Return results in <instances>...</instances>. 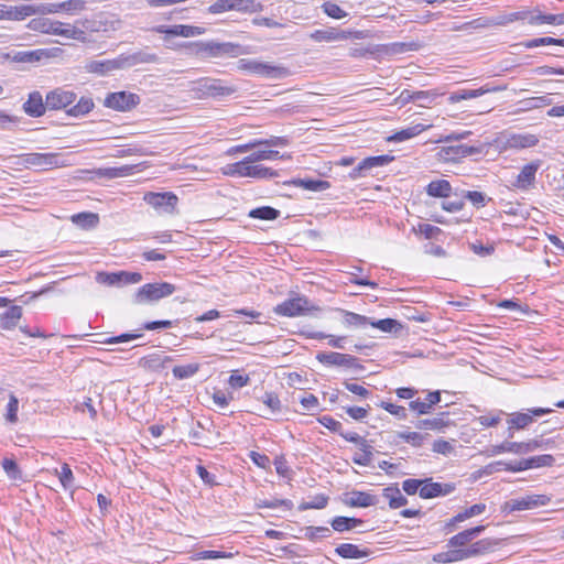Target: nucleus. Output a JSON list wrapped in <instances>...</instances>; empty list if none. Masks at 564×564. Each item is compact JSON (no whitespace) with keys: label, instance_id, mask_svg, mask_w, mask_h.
<instances>
[{"label":"nucleus","instance_id":"obj_1","mask_svg":"<svg viewBox=\"0 0 564 564\" xmlns=\"http://www.w3.org/2000/svg\"><path fill=\"white\" fill-rule=\"evenodd\" d=\"M224 175L232 177L271 178L278 176V172L262 165H257L247 160V156L236 163L221 167Z\"/></svg>","mask_w":564,"mask_h":564},{"label":"nucleus","instance_id":"obj_2","mask_svg":"<svg viewBox=\"0 0 564 564\" xmlns=\"http://www.w3.org/2000/svg\"><path fill=\"white\" fill-rule=\"evenodd\" d=\"M175 291L176 286L169 282L147 283L133 294L132 303L138 305L152 304L172 295Z\"/></svg>","mask_w":564,"mask_h":564},{"label":"nucleus","instance_id":"obj_3","mask_svg":"<svg viewBox=\"0 0 564 564\" xmlns=\"http://www.w3.org/2000/svg\"><path fill=\"white\" fill-rule=\"evenodd\" d=\"M238 68L270 79H280L289 75L288 68L283 66L272 65L252 58H241L238 62Z\"/></svg>","mask_w":564,"mask_h":564},{"label":"nucleus","instance_id":"obj_4","mask_svg":"<svg viewBox=\"0 0 564 564\" xmlns=\"http://www.w3.org/2000/svg\"><path fill=\"white\" fill-rule=\"evenodd\" d=\"M367 36L365 31L359 30H341L339 28L329 26L322 30H315L310 34V39L315 42H338L347 40H362Z\"/></svg>","mask_w":564,"mask_h":564},{"label":"nucleus","instance_id":"obj_5","mask_svg":"<svg viewBox=\"0 0 564 564\" xmlns=\"http://www.w3.org/2000/svg\"><path fill=\"white\" fill-rule=\"evenodd\" d=\"M231 10L243 13H256L261 12L263 6L256 0H217L207 9L212 14H219Z\"/></svg>","mask_w":564,"mask_h":564},{"label":"nucleus","instance_id":"obj_6","mask_svg":"<svg viewBox=\"0 0 564 564\" xmlns=\"http://www.w3.org/2000/svg\"><path fill=\"white\" fill-rule=\"evenodd\" d=\"M189 90L198 98L204 97H223L234 93V89L224 86L221 80L213 78H200L191 83Z\"/></svg>","mask_w":564,"mask_h":564},{"label":"nucleus","instance_id":"obj_7","mask_svg":"<svg viewBox=\"0 0 564 564\" xmlns=\"http://www.w3.org/2000/svg\"><path fill=\"white\" fill-rule=\"evenodd\" d=\"M551 498L546 495H527L524 497L507 500L501 506V511L512 513L514 511L532 510L549 505Z\"/></svg>","mask_w":564,"mask_h":564},{"label":"nucleus","instance_id":"obj_8","mask_svg":"<svg viewBox=\"0 0 564 564\" xmlns=\"http://www.w3.org/2000/svg\"><path fill=\"white\" fill-rule=\"evenodd\" d=\"M553 444L551 440H531L529 442H505L499 445H492L489 449L490 455H499L502 453H514V454H525L535 451L536 448L547 447Z\"/></svg>","mask_w":564,"mask_h":564},{"label":"nucleus","instance_id":"obj_9","mask_svg":"<svg viewBox=\"0 0 564 564\" xmlns=\"http://www.w3.org/2000/svg\"><path fill=\"white\" fill-rule=\"evenodd\" d=\"M143 200L159 213L167 215L176 214L178 197L172 192H148L144 194Z\"/></svg>","mask_w":564,"mask_h":564},{"label":"nucleus","instance_id":"obj_10","mask_svg":"<svg viewBox=\"0 0 564 564\" xmlns=\"http://www.w3.org/2000/svg\"><path fill=\"white\" fill-rule=\"evenodd\" d=\"M316 359L326 366L346 367L357 371L364 370V366L359 364L358 359L355 356L348 354L321 351L316 355Z\"/></svg>","mask_w":564,"mask_h":564},{"label":"nucleus","instance_id":"obj_11","mask_svg":"<svg viewBox=\"0 0 564 564\" xmlns=\"http://www.w3.org/2000/svg\"><path fill=\"white\" fill-rule=\"evenodd\" d=\"M198 52L205 54L208 57L238 56L243 53L242 47L239 44L231 42L202 43Z\"/></svg>","mask_w":564,"mask_h":564},{"label":"nucleus","instance_id":"obj_12","mask_svg":"<svg viewBox=\"0 0 564 564\" xmlns=\"http://www.w3.org/2000/svg\"><path fill=\"white\" fill-rule=\"evenodd\" d=\"M140 102V97L137 94L128 91H117L109 94L104 105L108 108L118 111H128L134 108Z\"/></svg>","mask_w":564,"mask_h":564},{"label":"nucleus","instance_id":"obj_13","mask_svg":"<svg viewBox=\"0 0 564 564\" xmlns=\"http://www.w3.org/2000/svg\"><path fill=\"white\" fill-rule=\"evenodd\" d=\"M553 410L550 408H533L529 409L527 413L517 412L511 414V417L508 420L509 424V437H513L512 430H522L525 429L533 422V416H542L551 413Z\"/></svg>","mask_w":564,"mask_h":564},{"label":"nucleus","instance_id":"obj_14","mask_svg":"<svg viewBox=\"0 0 564 564\" xmlns=\"http://www.w3.org/2000/svg\"><path fill=\"white\" fill-rule=\"evenodd\" d=\"M541 165V160H535L525 164L517 175L516 180L511 183L512 187L521 191H529L533 188L535 184V175Z\"/></svg>","mask_w":564,"mask_h":564},{"label":"nucleus","instance_id":"obj_15","mask_svg":"<svg viewBox=\"0 0 564 564\" xmlns=\"http://www.w3.org/2000/svg\"><path fill=\"white\" fill-rule=\"evenodd\" d=\"M24 162L30 166L42 170L66 165L62 155L58 153H29L25 154Z\"/></svg>","mask_w":564,"mask_h":564},{"label":"nucleus","instance_id":"obj_16","mask_svg":"<svg viewBox=\"0 0 564 564\" xmlns=\"http://www.w3.org/2000/svg\"><path fill=\"white\" fill-rule=\"evenodd\" d=\"M76 94L64 87L55 88L46 94V106L48 110L65 109L76 100Z\"/></svg>","mask_w":564,"mask_h":564},{"label":"nucleus","instance_id":"obj_17","mask_svg":"<svg viewBox=\"0 0 564 564\" xmlns=\"http://www.w3.org/2000/svg\"><path fill=\"white\" fill-rule=\"evenodd\" d=\"M501 148L509 149H528L539 143V138L532 133H509L500 138Z\"/></svg>","mask_w":564,"mask_h":564},{"label":"nucleus","instance_id":"obj_18","mask_svg":"<svg viewBox=\"0 0 564 564\" xmlns=\"http://www.w3.org/2000/svg\"><path fill=\"white\" fill-rule=\"evenodd\" d=\"M312 306L305 297H295L279 304L274 312L282 316L294 317L306 314Z\"/></svg>","mask_w":564,"mask_h":564},{"label":"nucleus","instance_id":"obj_19","mask_svg":"<svg viewBox=\"0 0 564 564\" xmlns=\"http://www.w3.org/2000/svg\"><path fill=\"white\" fill-rule=\"evenodd\" d=\"M159 57L148 51H138L131 54L119 55V66L121 69L130 68L139 64L156 63Z\"/></svg>","mask_w":564,"mask_h":564},{"label":"nucleus","instance_id":"obj_20","mask_svg":"<svg viewBox=\"0 0 564 564\" xmlns=\"http://www.w3.org/2000/svg\"><path fill=\"white\" fill-rule=\"evenodd\" d=\"M47 109L46 99L40 91L34 90L29 94L26 101L23 104L24 112L33 118L42 117Z\"/></svg>","mask_w":564,"mask_h":564},{"label":"nucleus","instance_id":"obj_21","mask_svg":"<svg viewBox=\"0 0 564 564\" xmlns=\"http://www.w3.org/2000/svg\"><path fill=\"white\" fill-rule=\"evenodd\" d=\"M454 485L432 482L431 479H424L420 489V497L423 499H431L440 496H446L453 492Z\"/></svg>","mask_w":564,"mask_h":564},{"label":"nucleus","instance_id":"obj_22","mask_svg":"<svg viewBox=\"0 0 564 564\" xmlns=\"http://www.w3.org/2000/svg\"><path fill=\"white\" fill-rule=\"evenodd\" d=\"M502 90L500 87H490L489 85L482 86L477 89H460L449 95L448 100L452 104L459 102L462 100L480 97L487 93Z\"/></svg>","mask_w":564,"mask_h":564},{"label":"nucleus","instance_id":"obj_23","mask_svg":"<svg viewBox=\"0 0 564 564\" xmlns=\"http://www.w3.org/2000/svg\"><path fill=\"white\" fill-rule=\"evenodd\" d=\"M343 501L346 506L361 508H367L370 506H375L377 503V499L375 496L368 492L356 490L347 494Z\"/></svg>","mask_w":564,"mask_h":564},{"label":"nucleus","instance_id":"obj_24","mask_svg":"<svg viewBox=\"0 0 564 564\" xmlns=\"http://www.w3.org/2000/svg\"><path fill=\"white\" fill-rule=\"evenodd\" d=\"M155 31L158 33H165L167 35L172 36H183V37H191L200 34V29L198 26H192V25H159L155 28Z\"/></svg>","mask_w":564,"mask_h":564},{"label":"nucleus","instance_id":"obj_25","mask_svg":"<svg viewBox=\"0 0 564 564\" xmlns=\"http://www.w3.org/2000/svg\"><path fill=\"white\" fill-rule=\"evenodd\" d=\"M479 152V149L465 144L443 147L441 154L446 160H457Z\"/></svg>","mask_w":564,"mask_h":564},{"label":"nucleus","instance_id":"obj_26","mask_svg":"<svg viewBox=\"0 0 564 564\" xmlns=\"http://www.w3.org/2000/svg\"><path fill=\"white\" fill-rule=\"evenodd\" d=\"M441 401L440 391L430 392L424 401L414 400L410 402V409L415 411L417 414L430 413L433 405Z\"/></svg>","mask_w":564,"mask_h":564},{"label":"nucleus","instance_id":"obj_27","mask_svg":"<svg viewBox=\"0 0 564 564\" xmlns=\"http://www.w3.org/2000/svg\"><path fill=\"white\" fill-rule=\"evenodd\" d=\"M425 192L431 197L446 198L452 194V185L446 180H435L427 184Z\"/></svg>","mask_w":564,"mask_h":564},{"label":"nucleus","instance_id":"obj_28","mask_svg":"<svg viewBox=\"0 0 564 564\" xmlns=\"http://www.w3.org/2000/svg\"><path fill=\"white\" fill-rule=\"evenodd\" d=\"M343 314V324L347 328H365L370 325V318L350 311L338 308Z\"/></svg>","mask_w":564,"mask_h":564},{"label":"nucleus","instance_id":"obj_29","mask_svg":"<svg viewBox=\"0 0 564 564\" xmlns=\"http://www.w3.org/2000/svg\"><path fill=\"white\" fill-rule=\"evenodd\" d=\"M335 553L343 558H361L369 555V551L351 543H343L335 549Z\"/></svg>","mask_w":564,"mask_h":564},{"label":"nucleus","instance_id":"obj_30","mask_svg":"<svg viewBox=\"0 0 564 564\" xmlns=\"http://www.w3.org/2000/svg\"><path fill=\"white\" fill-rule=\"evenodd\" d=\"M89 72L106 75L116 69H121L119 66V56L113 59L93 61L87 66Z\"/></svg>","mask_w":564,"mask_h":564},{"label":"nucleus","instance_id":"obj_31","mask_svg":"<svg viewBox=\"0 0 564 564\" xmlns=\"http://www.w3.org/2000/svg\"><path fill=\"white\" fill-rule=\"evenodd\" d=\"M133 172V166L131 165H122L117 167H100L97 169L94 173L99 177L105 178H118V177H124Z\"/></svg>","mask_w":564,"mask_h":564},{"label":"nucleus","instance_id":"obj_32","mask_svg":"<svg viewBox=\"0 0 564 564\" xmlns=\"http://www.w3.org/2000/svg\"><path fill=\"white\" fill-rule=\"evenodd\" d=\"M431 126H425L422 123H416L414 126L408 127L405 129H402L398 132H395L393 135L389 138L390 141L393 142H402L405 140H409L411 138H414L422 133L423 131L427 130Z\"/></svg>","mask_w":564,"mask_h":564},{"label":"nucleus","instance_id":"obj_33","mask_svg":"<svg viewBox=\"0 0 564 564\" xmlns=\"http://www.w3.org/2000/svg\"><path fill=\"white\" fill-rule=\"evenodd\" d=\"M290 183L311 192H323L330 187V184L323 180L295 178Z\"/></svg>","mask_w":564,"mask_h":564},{"label":"nucleus","instance_id":"obj_34","mask_svg":"<svg viewBox=\"0 0 564 564\" xmlns=\"http://www.w3.org/2000/svg\"><path fill=\"white\" fill-rule=\"evenodd\" d=\"M382 495L386 499L389 500V507L391 509H398L408 503V499L402 496L400 489L397 486L384 488Z\"/></svg>","mask_w":564,"mask_h":564},{"label":"nucleus","instance_id":"obj_35","mask_svg":"<svg viewBox=\"0 0 564 564\" xmlns=\"http://www.w3.org/2000/svg\"><path fill=\"white\" fill-rule=\"evenodd\" d=\"M22 316V308L20 306H11L6 313L0 316V327L3 329L13 328Z\"/></svg>","mask_w":564,"mask_h":564},{"label":"nucleus","instance_id":"obj_36","mask_svg":"<svg viewBox=\"0 0 564 564\" xmlns=\"http://www.w3.org/2000/svg\"><path fill=\"white\" fill-rule=\"evenodd\" d=\"M364 521L357 518H348V517H336L332 520V528L337 532H344L352 530L359 525H361Z\"/></svg>","mask_w":564,"mask_h":564},{"label":"nucleus","instance_id":"obj_37","mask_svg":"<svg viewBox=\"0 0 564 564\" xmlns=\"http://www.w3.org/2000/svg\"><path fill=\"white\" fill-rule=\"evenodd\" d=\"M55 25L53 26V30L52 31V34L54 35H61V36H64L66 39H79L84 32L70 24H67V23H63V22H59V21H55L54 23Z\"/></svg>","mask_w":564,"mask_h":564},{"label":"nucleus","instance_id":"obj_38","mask_svg":"<svg viewBox=\"0 0 564 564\" xmlns=\"http://www.w3.org/2000/svg\"><path fill=\"white\" fill-rule=\"evenodd\" d=\"M468 558V553L465 549L451 550L447 552H441L434 555L433 560L438 563H453Z\"/></svg>","mask_w":564,"mask_h":564},{"label":"nucleus","instance_id":"obj_39","mask_svg":"<svg viewBox=\"0 0 564 564\" xmlns=\"http://www.w3.org/2000/svg\"><path fill=\"white\" fill-rule=\"evenodd\" d=\"M94 108V101L89 97H82L76 105L69 108L66 112L72 117H80L90 112Z\"/></svg>","mask_w":564,"mask_h":564},{"label":"nucleus","instance_id":"obj_40","mask_svg":"<svg viewBox=\"0 0 564 564\" xmlns=\"http://www.w3.org/2000/svg\"><path fill=\"white\" fill-rule=\"evenodd\" d=\"M72 221L84 229H89L97 226L99 217L94 213H80L72 216Z\"/></svg>","mask_w":564,"mask_h":564},{"label":"nucleus","instance_id":"obj_41","mask_svg":"<svg viewBox=\"0 0 564 564\" xmlns=\"http://www.w3.org/2000/svg\"><path fill=\"white\" fill-rule=\"evenodd\" d=\"M10 21H21L35 15L34 4L10 6Z\"/></svg>","mask_w":564,"mask_h":564},{"label":"nucleus","instance_id":"obj_42","mask_svg":"<svg viewBox=\"0 0 564 564\" xmlns=\"http://www.w3.org/2000/svg\"><path fill=\"white\" fill-rule=\"evenodd\" d=\"M55 20H51L48 18H35L29 22V28L32 31L52 34L53 26L55 25Z\"/></svg>","mask_w":564,"mask_h":564},{"label":"nucleus","instance_id":"obj_43","mask_svg":"<svg viewBox=\"0 0 564 564\" xmlns=\"http://www.w3.org/2000/svg\"><path fill=\"white\" fill-rule=\"evenodd\" d=\"M370 326L380 329L383 333H397L402 329V325L393 318H383L379 321H371Z\"/></svg>","mask_w":564,"mask_h":564},{"label":"nucleus","instance_id":"obj_44","mask_svg":"<svg viewBox=\"0 0 564 564\" xmlns=\"http://www.w3.org/2000/svg\"><path fill=\"white\" fill-rule=\"evenodd\" d=\"M280 215V212L270 206L258 207L250 210L249 216L251 218H258L263 220H273L276 219Z\"/></svg>","mask_w":564,"mask_h":564},{"label":"nucleus","instance_id":"obj_45","mask_svg":"<svg viewBox=\"0 0 564 564\" xmlns=\"http://www.w3.org/2000/svg\"><path fill=\"white\" fill-rule=\"evenodd\" d=\"M328 503V497L324 494L316 495L314 497L308 498V500L303 501L300 506V510H308V509H324Z\"/></svg>","mask_w":564,"mask_h":564},{"label":"nucleus","instance_id":"obj_46","mask_svg":"<svg viewBox=\"0 0 564 564\" xmlns=\"http://www.w3.org/2000/svg\"><path fill=\"white\" fill-rule=\"evenodd\" d=\"M199 370L198 364H187L182 366H175L172 370L173 376L177 379H187L193 377Z\"/></svg>","mask_w":564,"mask_h":564},{"label":"nucleus","instance_id":"obj_47","mask_svg":"<svg viewBox=\"0 0 564 564\" xmlns=\"http://www.w3.org/2000/svg\"><path fill=\"white\" fill-rule=\"evenodd\" d=\"M554 462H555V459L552 455L543 454V455L527 458L528 464H524V465L528 466L529 469H531V468H538V467H551V466H553Z\"/></svg>","mask_w":564,"mask_h":564},{"label":"nucleus","instance_id":"obj_48","mask_svg":"<svg viewBox=\"0 0 564 564\" xmlns=\"http://www.w3.org/2000/svg\"><path fill=\"white\" fill-rule=\"evenodd\" d=\"M141 337H143L142 333H126V334H121L119 336L106 337L104 339L96 340V341L100 343V344L113 345V344H120V343H128L130 340H134V339H138Z\"/></svg>","mask_w":564,"mask_h":564},{"label":"nucleus","instance_id":"obj_49","mask_svg":"<svg viewBox=\"0 0 564 564\" xmlns=\"http://www.w3.org/2000/svg\"><path fill=\"white\" fill-rule=\"evenodd\" d=\"M437 96L438 94L433 90L414 91V102L420 107H429Z\"/></svg>","mask_w":564,"mask_h":564},{"label":"nucleus","instance_id":"obj_50","mask_svg":"<svg viewBox=\"0 0 564 564\" xmlns=\"http://www.w3.org/2000/svg\"><path fill=\"white\" fill-rule=\"evenodd\" d=\"M305 530V538L311 541H317L330 536L332 531L327 527H307Z\"/></svg>","mask_w":564,"mask_h":564},{"label":"nucleus","instance_id":"obj_51","mask_svg":"<svg viewBox=\"0 0 564 564\" xmlns=\"http://www.w3.org/2000/svg\"><path fill=\"white\" fill-rule=\"evenodd\" d=\"M55 474L58 476L59 481L64 489H69L74 485V475L67 464H63L61 470L55 469Z\"/></svg>","mask_w":564,"mask_h":564},{"label":"nucleus","instance_id":"obj_52","mask_svg":"<svg viewBox=\"0 0 564 564\" xmlns=\"http://www.w3.org/2000/svg\"><path fill=\"white\" fill-rule=\"evenodd\" d=\"M18 410L19 400L13 393H10L6 413V421L8 423L15 424L18 422Z\"/></svg>","mask_w":564,"mask_h":564},{"label":"nucleus","instance_id":"obj_53","mask_svg":"<svg viewBox=\"0 0 564 564\" xmlns=\"http://www.w3.org/2000/svg\"><path fill=\"white\" fill-rule=\"evenodd\" d=\"M1 465H2V468L6 471L7 476L10 479H13V480L21 479V470L19 469L18 464L15 463V460L13 458H9V457L3 458Z\"/></svg>","mask_w":564,"mask_h":564},{"label":"nucleus","instance_id":"obj_54","mask_svg":"<svg viewBox=\"0 0 564 564\" xmlns=\"http://www.w3.org/2000/svg\"><path fill=\"white\" fill-rule=\"evenodd\" d=\"M392 160L393 158L389 155L369 156L361 161V167H368L371 170L373 167L387 165Z\"/></svg>","mask_w":564,"mask_h":564},{"label":"nucleus","instance_id":"obj_55","mask_svg":"<svg viewBox=\"0 0 564 564\" xmlns=\"http://www.w3.org/2000/svg\"><path fill=\"white\" fill-rule=\"evenodd\" d=\"M323 11L333 19H344L347 17V12L344 11L338 4L332 1H326L322 4Z\"/></svg>","mask_w":564,"mask_h":564},{"label":"nucleus","instance_id":"obj_56","mask_svg":"<svg viewBox=\"0 0 564 564\" xmlns=\"http://www.w3.org/2000/svg\"><path fill=\"white\" fill-rule=\"evenodd\" d=\"M260 400L271 413H275L281 410V401L274 392H265Z\"/></svg>","mask_w":564,"mask_h":564},{"label":"nucleus","instance_id":"obj_57","mask_svg":"<svg viewBox=\"0 0 564 564\" xmlns=\"http://www.w3.org/2000/svg\"><path fill=\"white\" fill-rule=\"evenodd\" d=\"M144 365L149 368H160L164 367L165 364L171 362L173 359L170 356H165L162 354H153L147 358L143 359Z\"/></svg>","mask_w":564,"mask_h":564},{"label":"nucleus","instance_id":"obj_58","mask_svg":"<svg viewBox=\"0 0 564 564\" xmlns=\"http://www.w3.org/2000/svg\"><path fill=\"white\" fill-rule=\"evenodd\" d=\"M446 425L443 417H433L419 421L416 427L422 430H442Z\"/></svg>","mask_w":564,"mask_h":564},{"label":"nucleus","instance_id":"obj_59","mask_svg":"<svg viewBox=\"0 0 564 564\" xmlns=\"http://www.w3.org/2000/svg\"><path fill=\"white\" fill-rule=\"evenodd\" d=\"M398 437L404 440L414 447H421L425 435L417 432H398Z\"/></svg>","mask_w":564,"mask_h":564},{"label":"nucleus","instance_id":"obj_60","mask_svg":"<svg viewBox=\"0 0 564 564\" xmlns=\"http://www.w3.org/2000/svg\"><path fill=\"white\" fill-rule=\"evenodd\" d=\"M492 546V543L489 540H480L474 543L470 547L465 549L466 553H468V557L482 554L488 552Z\"/></svg>","mask_w":564,"mask_h":564},{"label":"nucleus","instance_id":"obj_61","mask_svg":"<svg viewBox=\"0 0 564 564\" xmlns=\"http://www.w3.org/2000/svg\"><path fill=\"white\" fill-rule=\"evenodd\" d=\"M419 48L420 44L416 42H397L390 45V52L393 54L417 51Z\"/></svg>","mask_w":564,"mask_h":564},{"label":"nucleus","instance_id":"obj_62","mask_svg":"<svg viewBox=\"0 0 564 564\" xmlns=\"http://www.w3.org/2000/svg\"><path fill=\"white\" fill-rule=\"evenodd\" d=\"M414 230L423 235L424 238L426 239L437 238L438 235L442 234L441 228L430 224H419L417 228H415Z\"/></svg>","mask_w":564,"mask_h":564},{"label":"nucleus","instance_id":"obj_63","mask_svg":"<svg viewBox=\"0 0 564 564\" xmlns=\"http://www.w3.org/2000/svg\"><path fill=\"white\" fill-rule=\"evenodd\" d=\"M259 147L264 145L267 148L274 147H286L290 144V139L288 137H271L269 139H260L257 140Z\"/></svg>","mask_w":564,"mask_h":564},{"label":"nucleus","instance_id":"obj_64","mask_svg":"<svg viewBox=\"0 0 564 564\" xmlns=\"http://www.w3.org/2000/svg\"><path fill=\"white\" fill-rule=\"evenodd\" d=\"M554 14H544L541 12L530 13L528 18V22L532 25L539 24H553L554 25Z\"/></svg>","mask_w":564,"mask_h":564}]
</instances>
